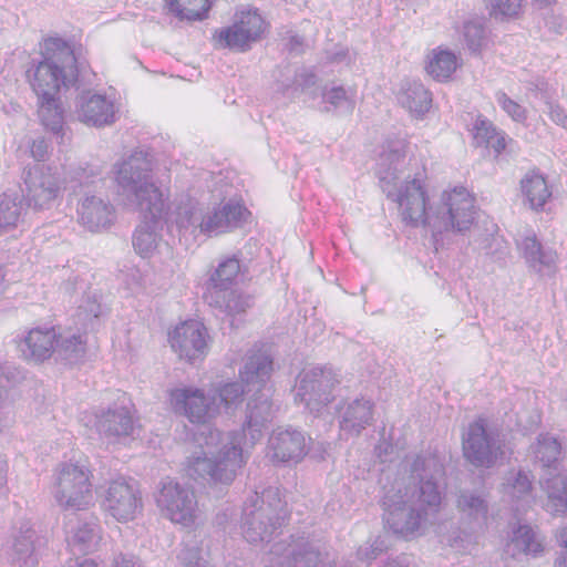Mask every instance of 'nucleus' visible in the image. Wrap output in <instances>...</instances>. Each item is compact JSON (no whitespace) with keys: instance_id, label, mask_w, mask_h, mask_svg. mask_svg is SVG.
<instances>
[{"instance_id":"1","label":"nucleus","mask_w":567,"mask_h":567,"mask_svg":"<svg viewBox=\"0 0 567 567\" xmlns=\"http://www.w3.org/2000/svg\"><path fill=\"white\" fill-rule=\"evenodd\" d=\"M275 413L276 408L269 396L259 393L247 403L241 433L223 434L217 429L206 427L197 439L199 451L187 458V474L194 480L230 484L246 463L243 443L255 445L274 420Z\"/></svg>"},{"instance_id":"2","label":"nucleus","mask_w":567,"mask_h":567,"mask_svg":"<svg viewBox=\"0 0 567 567\" xmlns=\"http://www.w3.org/2000/svg\"><path fill=\"white\" fill-rule=\"evenodd\" d=\"M442 472V465L434 457L416 456L411 465L413 484L400 480L384 486L383 520L395 535L414 539L434 524L443 502V491L436 482Z\"/></svg>"},{"instance_id":"3","label":"nucleus","mask_w":567,"mask_h":567,"mask_svg":"<svg viewBox=\"0 0 567 567\" xmlns=\"http://www.w3.org/2000/svg\"><path fill=\"white\" fill-rule=\"evenodd\" d=\"M408 143L405 140L389 141L380 155L378 176L386 197L398 204L402 221L411 227L429 230L430 206L427 192L419 178L404 175Z\"/></svg>"},{"instance_id":"4","label":"nucleus","mask_w":567,"mask_h":567,"mask_svg":"<svg viewBox=\"0 0 567 567\" xmlns=\"http://www.w3.org/2000/svg\"><path fill=\"white\" fill-rule=\"evenodd\" d=\"M152 158L146 152L134 151L113 165L117 195L125 204L146 216H158L164 196L152 178Z\"/></svg>"},{"instance_id":"5","label":"nucleus","mask_w":567,"mask_h":567,"mask_svg":"<svg viewBox=\"0 0 567 567\" xmlns=\"http://www.w3.org/2000/svg\"><path fill=\"white\" fill-rule=\"evenodd\" d=\"M27 79L37 97L59 95L78 80L76 58L69 43L59 38L44 42L42 60L33 61L27 70Z\"/></svg>"},{"instance_id":"6","label":"nucleus","mask_w":567,"mask_h":567,"mask_svg":"<svg viewBox=\"0 0 567 567\" xmlns=\"http://www.w3.org/2000/svg\"><path fill=\"white\" fill-rule=\"evenodd\" d=\"M287 502L278 487H267L259 495L247 498L241 518V530L251 544L268 543L288 519Z\"/></svg>"},{"instance_id":"7","label":"nucleus","mask_w":567,"mask_h":567,"mask_svg":"<svg viewBox=\"0 0 567 567\" xmlns=\"http://www.w3.org/2000/svg\"><path fill=\"white\" fill-rule=\"evenodd\" d=\"M475 215V197L465 187L445 189L430 206L429 231L437 244L446 235L467 231Z\"/></svg>"},{"instance_id":"8","label":"nucleus","mask_w":567,"mask_h":567,"mask_svg":"<svg viewBox=\"0 0 567 567\" xmlns=\"http://www.w3.org/2000/svg\"><path fill=\"white\" fill-rule=\"evenodd\" d=\"M92 472L83 464L65 462L53 474L51 494L63 509L83 511L94 502Z\"/></svg>"},{"instance_id":"9","label":"nucleus","mask_w":567,"mask_h":567,"mask_svg":"<svg viewBox=\"0 0 567 567\" xmlns=\"http://www.w3.org/2000/svg\"><path fill=\"white\" fill-rule=\"evenodd\" d=\"M65 188L64 178L58 167L35 164L22 173L21 194L29 208L41 212L52 208Z\"/></svg>"},{"instance_id":"10","label":"nucleus","mask_w":567,"mask_h":567,"mask_svg":"<svg viewBox=\"0 0 567 567\" xmlns=\"http://www.w3.org/2000/svg\"><path fill=\"white\" fill-rule=\"evenodd\" d=\"M270 567H334V560L319 543L306 537L275 544L269 553Z\"/></svg>"},{"instance_id":"11","label":"nucleus","mask_w":567,"mask_h":567,"mask_svg":"<svg viewBox=\"0 0 567 567\" xmlns=\"http://www.w3.org/2000/svg\"><path fill=\"white\" fill-rule=\"evenodd\" d=\"M155 502L161 514L172 523L188 527L199 517L194 491L176 481L163 480L155 493Z\"/></svg>"},{"instance_id":"12","label":"nucleus","mask_w":567,"mask_h":567,"mask_svg":"<svg viewBox=\"0 0 567 567\" xmlns=\"http://www.w3.org/2000/svg\"><path fill=\"white\" fill-rule=\"evenodd\" d=\"M339 383L331 368L312 367L299 374L295 400L303 403L310 412H319L332 400V390Z\"/></svg>"},{"instance_id":"13","label":"nucleus","mask_w":567,"mask_h":567,"mask_svg":"<svg viewBox=\"0 0 567 567\" xmlns=\"http://www.w3.org/2000/svg\"><path fill=\"white\" fill-rule=\"evenodd\" d=\"M464 457L476 467H492L504 456V444L484 419L471 423L463 434Z\"/></svg>"},{"instance_id":"14","label":"nucleus","mask_w":567,"mask_h":567,"mask_svg":"<svg viewBox=\"0 0 567 567\" xmlns=\"http://www.w3.org/2000/svg\"><path fill=\"white\" fill-rule=\"evenodd\" d=\"M169 402L175 413L187 417L192 423L204 425L196 434V439L206 427H209L206 424L219 413L216 396L194 386L173 389L169 392ZM196 442L198 443V440Z\"/></svg>"},{"instance_id":"15","label":"nucleus","mask_w":567,"mask_h":567,"mask_svg":"<svg viewBox=\"0 0 567 567\" xmlns=\"http://www.w3.org/2000/svg\"><path fill=\"white\" fill-rule=\"evenodd\" d=\"M267 27V22L257 11H241L236 14L234 24L217 30L213 40L216 48L244 52L262 38Z\"/></svg>"},{"instance_id":"16","label":"nucleus","mask_w":567,"mask_h":567,"mask_svg":"<svg viewBox=\"0 0 567 567\" xmlns=\"http://www.w3.org/2000/svg\"><path fill=\"white\" fill-rule=\"evenodd\" d=\"M102 507L117 522L133 520L143 508L141 492L132 481L113 480L102 494Z\"/></svg>"},{"instance_id":"17","label":"nucleus","mask_w":567,"mask_h":567,"mask_svg":"<svg viewBox=\"0 0 567 567\" xmlns=\"http://www.w3.org/2000/svg\"><path fill=\"white\" fill-rule=\"evenodd\" d=\"M171 347L178 357L189 363L203 361L209 350V334L203 322L187 320L169 332Z\"/></svg>"},{"instance_id":"18","label":"nucleus","mask_w":567,"mask_h":567,"mask_svg":"<svg viewBox=\"0 0 567 567\" xmlns=\"http://www.w3.org/2000/svg\"><path fill=\"white\" fill-rule=\"evenodd\" d=\"M204 208L199 200L187 193L176 195L169 205L164 203V218L169 228L175 227L178 236L193 237L200 233Z\"/></svg>"},{"instance_id":"19","label":"nucleus","mask_w":567,"mask_h":567,"mask_svg":"<svg viewBox=\"0 0 567 567\" xmlns=\"http://www.w3.org/2000/svg\"><path fill=\"white\" fill-rule=\"evenodd\" d=\"M307 452V437L298 430L278 427L268 437L267 456L274 463H298Z\"/></svg>"},{"instance_id":"20","label":"nucleus","mask_w":567,"mask_h":567,"mask_svg":"<svg viewBox=\"0 0 567 567\" xmlns=\"http://www.w3.org/2000/svg\"><path fill=\"white\" fill-rule=\"evenodd\" d=\"M75 114L80 122L103 127L112 125L117 118L114 102L106 95L83 91L75 100Z\"/></svg>"},{"instance_id":"21","label":"nucleus","mask_w":567,"mask_h":567,"mask_svg":"<svg viewBox=\"0 0 567 567\" xmlns=\"http://www.w3.org/2000/svg\"><path fill=\"white\" fill-rule=\"evenodd\" d=\"M94 426L103 439L117 443L133 434L135 420L127 406L114 404L96 412Z\"/></svg>"},{"instance_id":"22","label":"nucleus","mask_w":567,"mask_h":567,"mask_svg":"<svg viewBox=\"0 0 567 567\" xmlns=\"http://www.w3.org/2000/svg\"><path fill=\"white\" fill-rule=\"evenodd\" d=\"M374 403L367 399H355L343 403L338 411L341 435L358 436L373 421Z\"/></svg>"},{"instance_id":"23","label":"nucleus","mask_w":567,"mask_h":567,"mask_svg":"<svg viewBox=\"0 0 567 567\" xmlns=\"http://www.w3.org/2000/svg\"><path fill=\"white\" fill-rule=\"evenodd\" d=\"M245 212L241 205L231 202L204 210L199 235L212 237L238 227Z\"/></svg>"},{"instance_id":"24","label":"nucleus","mask_w":567,"mask_h":567,"mask_svg":"<svg viewBox=\"0 0 567 567\" xmlns=\"http://www.w3.org/2000/svg\"><path fill=\"white\" fill-rule=\"evenodd\" d=\"M37 534L28 522L14 528L7 550L10 563L17 567H34L38 561Z\"/></svg>"},{"instance_id":"25","label":"nucleus","mask_w":567,"mask_h":567,"mask_svg":"<svg viewBox=\"0 0 567 567\" xmlns=\"http://www.w3.org/2000/svg\"><path fill=\"white\" fill-rule=\"evenodd\" d=\"M115 216L114 206L100 196H85L78 206L79 223L91 231L110 227Z\"/></svg>"},{"instance_id":"26","label":"nucleus","mask_w":567,"mask_h":567,"mask_svg":"<svg viewBox=\"0 0 567 567\" xmlns=\"http://www.w3.org/2000/svg\"><path fill=\"white\" fill-rule=\"evenodd\" d=\"M455 506L463 523L472 532L483 529L488 516V502L482 493L471 489H461L456 494Z\"/></svg>"},{"instance_id":"27","label":"nucleus","mask_w":567,"mask_h":567,"mask_svg":"<svg viewBox=\"0 0 567 567\" xmlns=\"http://www.w3.org/2000/svg\"><path fill=\"white\" fill-rule=\"evenodd\" d=\"M272 371L274 361L271 355L265 350L252 349L246 354L244 365L239 370V377L248 388L256 386L259 390L270 380Z\"/></svg>"},{"instance_id":"28","label":"nucleus","mask_w":567,"mask_h":567,"mask_svg":"<svg viewBox=\"0 0 567 567\" xmlns=\"http://www.w3.org/2000/svg\"><path fill=\"white\" fill-rule=\"evenodd\" d=\"M142 221L137 226L133 236V246L142 257L152 256L158 247L161 240V230L163 229L164 202H162L158 216H146L145 212H138Z\"/></svg>"},{"instance_id":"29","label":"nucleus","mask_w":567,"mask_h":567,"mask_svg":"<svg viewBox=\"0 0 567 567\" xmlns=\"http://www.w3.org/2000/svg\"><path fill=\"white\" fill-rule=\"evenodd\" d=\"M56 332L53 328L31 329L20 343L22 355L27 360L42 362L54 353Z\"/></svg>"},{"instance_id":"30","label":"nucleus","mask_w":567,"mask_h":567,"mask_svg":"<svg viewBox=\"0 0 567 567\" xmlns=\"http://www.w3.org/2000/svg\"><path fill=\"white\" fill-rule=\"evenodd\" d=\"M542 489L547 495L546 511L553 515H567V476L546 478L542 483ZM558 540L567 549V527L560 530Z\"/></svg>"},{"instance_id":"31","label":"nucleus","mask_w":567,"mask_h":567,"mask_svg":"<svg viewBox=\"0 0 567 567\" xmlns=\"http://www.w3.org/2000/svg\"><path fill=\"white\" fill-rule=\"evenodd\" d=\"M68 544L73 554H89L95 550L101 540V527L97 519L79 520L68 530Z\"/></svg>"},{"instance_id":"32","label":"nucleus","mask_w":567,"mask_h":567,"mask_svg":"<svg viewBox=\"0 0 567 567\" xmlns=\"http://www.w3.org/2000/svg\"><path fill=\"white\" fill-rule=\"evenodd\" d=\"M400 105L416 116L426 113L432 104L430 91L416 80H405L402 82L396 93Z\"/></svg>"},{"instance_id":"33","label":"nucleus","mask_w":567,"mask_h":567,"mask_svg":"<svg viewBox=\"0 0 567 567\" xmlns=\"http://www.w3.org/2000/svg\"><path fill=\"white\" fill-rule=\"evenodd\" d=\"M38 99V115L41 124L58 137L59 143H64L66 130L64 127V109L59 95Z\"/></svg>"},{"instance_id":"34","label":"nucleus","mask_w":567,"mask_h":567,"mask_svg":"<svg viewBox=\"0 0 567 567\" xmlns=\"http://www.w3.org/2000/svg\"><path fill=\"white\" fill-rule=\"evenodd\" d=\"M526 262L539 274H551L555 271L557 254L553 249L544 248L537 238L526 236L520 244Z\"/></svg>"},{"instance_id":"35","label":"nucleus","mask_w":567,"mask_h":567,"mask_svg":"<svg viewBox=\"0 0 567 567\" xmlns=\"http://www.w3.org/2000/svg\"><path fill=\"white\" fill-rule=\"evenodd\" d=\"M506 551L512 557L520 554L537 557L544 551L543 538L528 525H520L514 532L506 546Z\"/></svg>"},{"instance_id":"36","label":"nucleus","mask_w":567,"mask_h":567,"mask_svg":"<svg viewBox=\"0 0 567 567\" xmlns=\"http://www.w3.org/2000/svg\"><path fill=\"white\" fill-rule=\"evenodd\" d=\"M524 203L534 210L542 209L551 197L545 176L538 172H528L520 181Z\"/></svg>"},{"instance_id":"37","label":"nucleus","mask_w":567,"mask_h":567,"mask_svg":"<svg viewBox=\"0 0 567 567\" xmlns=\"http://www.w3.org/2000/svg\"><path fill=\"white\" fill-rule=\"evenodd\" d=\"M22 194L17 192L3 193L0 196V230L16 228L23 219L28 209Z\"/></svg>"},{"instance_id":"38","label":"nucleus","mask_w":567,"mask_h":567,"mask_svg":"<svg viewBox=\"0 0 567 567\" xmlns=\"http://www.w3.org/2000/svg\"><path fill=\"white\" fill-rule=\"evenodd\" d=\"M458 59L447 49L437 48L427 55L426 71L437 81H446L456 71Z\"/></svg>"},{"instance_id":"39","label":"nucleus","mask_w":567,"mask_h":567,"mask_svg":"<svg viewBox=\"0 0 567 567\" xmlns=\"http://www.w3.org/2000/svg\"><path fill=\"white\" fill-rule=\"evenodd\" d=\"M560 443L553 436L545 434L539 435L537 443L533 446V452L537 462L547 468L548 473L540 480V484L546 478L558 476L551 475V470H557L558 457L560 455ZM559 476H563L559 474Z\"/></svg>"},{"instance_id":"40","label":"nucleus","mask_w":567,"mask_h":567,"mask_svg":"<svg viewBox=\"0 0 567 567\" xmlns=\"http://www.w3.org/2000/svg\"><path fill=\"white\" fill-rule=\"evenodd\" d=\"M239 272V260L236 257L225 258L210 274L208 280V290H214L216 295L226 292L235 284Z\"/></svg>"},{"instance_id":"41","label":"nucleus","mask_w":567,"mask_h":567,"mask_svg":"<svg viewBox=\"0 0 567 567\" xmlns=\"http://www.w3.org/2000/svg\"><path fill=\"white\" fill-rule=\"evenodd\" d=\"M86 352V340L84 334L64 333L56 336L54 353L69 363L79 362Z\"/></svg>"},{"instance_id":"42","label":"nucleus","mask_w":567,"mask_h":567,"mask_svg":"<svg viewBox=\"0 0 567 567\" xmlns=\"http://www.w3.org/2000/svg\"><path fill=\"white\" fill-rule=\"evenodd\" d=\"M169 12L181 21H197L207 17L209 0H165Z\"/></svg>"},{"instance_id":"43","label":"nucleus","mask_w":567,"mask_h":567,"mask_svg":"<svg viewBox=\"0 0 567 567\" xmlns=\"http://www.w3.org/2000/svg\"><path fill=\"white\" fill-rule=\"evenodd\" d=\"M322 102L327 111L350 114L355 107V94L341 85L324 86Z\"/></svg>"},{"instance_id":"44","label":"nucleus","mask_w":567,"mask_h":567,"mask_svg":"<svg viewBox=\"0 0 567 567\" xmlns=\"http://www.w3.org/2000/svg\"><path fill=\"white\" fill-rule=\"evenodd\" d=\"M532 481L528 475L522 471H511L506 474L502 484V493L504 496L513 499H525L530 495Z\"/></svg>"},{"instance_id":"45","label":"nucleus","mask_w":567,"mask_h":567,"mask_svg":"<svg viewBox=\"0 0 567 567\" xmlns=\"http://www.w3.org/2000/svg\"><path fill=\"white\" fill-rule=\"evenodd\" d=\"M461 34L464 44L472 53H481L487 47L488 32L480 20L465 21Z\"/></svg>"},{"instance_id":"46","label":"nucleus","mask_w":567,"mask_h":567,"mask_svg":"<svg viewBox=\"0 0 567 567\" xmlns=\"http://www.w3.org/2000/svg\"><path fill=\"white\" fill-rule=\"evenodd\" d=\"M223 293V300H219V296H217L214 301L218 307L223 308L228 315L231 316L245 312L254 303L251 296L237 290Z\"/></svg>"},{"instance_id":"47","label":"nucleus","mask_w":567,"mask_h":567,"mask_svg":"<svg viewBox=\"0 0 567 567\" xmlns=\"http://www.w3.org/2000/svg\"><path fill=\"white\" fill-rule=\"evenodd\" d=\"M213 395L216 396V402L219 404V408L224 406L226 410H229L241 402L244 389L240 383L230 382L224 384L217 391H214Z\"/></svg>"},{"instance_id":"48","label":"nucleus","mask_w":567,"mask_h":567,"mask_svg":"<svg viewBox=\"0 0 567 567\" xmlns=\"http://www.w3.org/2000/svg\"><path fill=\"white\" fill-rule=\"evenodd\" d=\"M103 312L104 308L99 298L95 295H87L78 309V317L80 320L84 321L85 326L91 324V327H93V321L103 315Z\"/></svg>"},{"instance_id":"49","label":"nucleus","mask_w":567,"mask_h":567,"mask_svg":"<svg viewBox=\"0 0 567 567\" xmlns=\"http://www.w3.org/2000/svg\"><path fill=\"white\" fill-rule=\"evenodd\" d=\"M491 9V16L494 18H513L522 9L523 0H487Z\"/></svg>"},{"instance_id":"50","label":"nucleus","mask_w":567,"mask_h":567,"mask_svg":"<svg viewBox=\"0 0 567 567\" xmlns=\"http://www.w3.org/2000/svg\"><path fill=\"white\" fill-rule=\"evenodd\" d=\"M543 113L548 116L550 122L567 131V110L558 101L548 96L545 97Z\"/></svg>"},{"instance_id":"51","label":"nucleus","mask_w":567,"mask_h":567,"mask_svg":"<svg viewBox=\"0 0 567 567\" xmlns=\"http://www.w3.org/2000/svg\"><path fill=\"white\" fill-rule=\"evenodd\" d=\"M496 101L514 121L523 123L527 120V110L512 100L506 93L498 92L496 94Z\"/></svg>"},{"instance_id":"52","label":"nucleus","mask_w":567,"mask_h":567,"mask_svg":"<svg viewBox=\"0 0 567 567\" xmlns=\"http://www.w3.org/2000/svg\"><path fill=\"white\" fill-rule=\"evenodd\" d=\"M496 133V128L489 121L477 118L474 125V141L477 146L485 143Z\"/></svg>"},{"instance_id":"53","label":"nucleus","mask_w":567,"mask_h":567,"mask_svg":"<svg viewBox=\"0 0 567 567\" xmlns=\"http://www.w3.org/2000/svg\"><path fill=\"white\" fill-rule=\"evenodd\" d=\"M385 549V540L381 537H377L371 544L361 546L358 549V557L362 560H372L381 555Z\"/></svg>"},{"instance_id":"54","label":"nucleus","mask_w":567,"mask_h":567,"mask_svg":"<svg viewBox=\"0 0 567 567\" xmlns=\"http://www.w3.org/2000/svg\"><path fill=\"white\" fill-rule=\"evenodd\" d=\"M12 403L8 398V391L2 385H0V421L7 425L12 422Z\"/></svg>"},{"instance_id":"55","label":"nucleus","mask_w":567,"mask_h":567,"mask_svg":"<svg viewBox=\"0 0 567 567\" xmlns=\"http://www.w3.org/2000/svg\"><path fill=\"white\" fill-rule=\"evenodd\" d=\"M30 152L34 159L45 161L49 155V143L44 138L34 140L30 147Z\"/></svg>"},{"instance_id":"56","label":"nucleus","mask_w":567,"mask_h":567,"mask_svg":"<svg viewBox=\"0 0 567 567\" xmlns=\"http://www.w3.org/2000/svg\"><path fill=\"white\" fill-rule=\"evenodd\" d=\"M485 147L493 148L496 154H499L506 146L505 137L502 133L497 132L485 143Z\"/></svg>"},{"instance_id":"57","label":"nucleus","mask_w":567,"mask_h":567,"mask_svg":"<svg viewBox=\"0 0 567 567\" xmlns=\"http://www.w3.org/2000/svg\"><path fill=\"white\" fill-rule=\"evenodd\" d=\"M285 48L290 53H300L303 49V39L299 35L291 34L287 39V42L285 44Z\"/></svg>"},{"instance_id":"58","label":"nucleus","mask_w":567,"mask_h":567,"mask_svg":"<svg viewBox=\"0 0 567 567\" xmlns=\"http://www.w3.org/2000/svg\"><path fill=\"white\" fill-rule=\"evenodd\" d=\"M113 567H141V564L133 556L120 554L115 557Z\"/></svg>"},{"instance_id":"59","label":"nucleus","mask_w":567,"mask_h":567,"mask_svg":"<svg viewBox=\"0 0 567 567\" xmlns=\"http://www.w3.org/2000/svg\"><path fill=\"white\" fill-rule=\"evenodd\" d=\"M183 559H188L187 567H212L206 560L197 558V553L194 550H187Z\"/></svg>"},{"instance_id":"60","label":"nucleus","mask_w":567,"mask_h":567,"mask_svg":"<svg viewBox=\"0 0 567 567\" xmlns=\"http://www.w3.org/2000/svg\"><path fill=\"white\" fill-rule=\"evenodd\" d=\"M385 567H414L412 566L411 558L406 555L396 557L385 565Z\"/></svg>"},{"instance_id":"61","label":"nucleus","mask_w":567,"mask_h":567,"mask_svg":"<svg viewBox=\"0 0 567 567\" xmlns=\"http://www.w3.org/2000/svg\"><path fill=\"white\" fill-rule=\"evenodd\" d=\"M69 567H97V565L92 559H75L71 560Z\"/></svg>"},{"instance_id":"62","label":"nucleus","mask_w":567,"mask_h":567,"mask_svg":"<svg viewBox=\"0 0 567 567\" xmlns=\"http://www.w3.org/2000/svg\"><path fill=\"white\" fill-rule=\"evenodd\" d=\"M555 567H567V549L557 557Z\"/></svg>"},{"instance_id":"63","label":"nucleus","mask_w":567,"mask_h":567,"mask_svg":"<svg viewBox=\"0 0 567 567\" xmlns=\"http://www.w3.org/2000/svg\"><path fill=\"white\" fill-rule=\"evenodd\" d=\"M348 53L346 51H340L334 53L331 58V62H342L347 59Z\"/></svg>"},{"instance_id":"64","label":"nucleus","mask_w":567,"mask_h":567,"mask_svg":"<svg viewBox=\"0 0 567 567\" xmlns=\"http://www.w3.org/2000/svg\"><path fill=\"white\" fill-rule=\"evenodd\" d=\"M7 483L6 471L0 466V491L4 487Z\"/></svg>"}]
</instances>
